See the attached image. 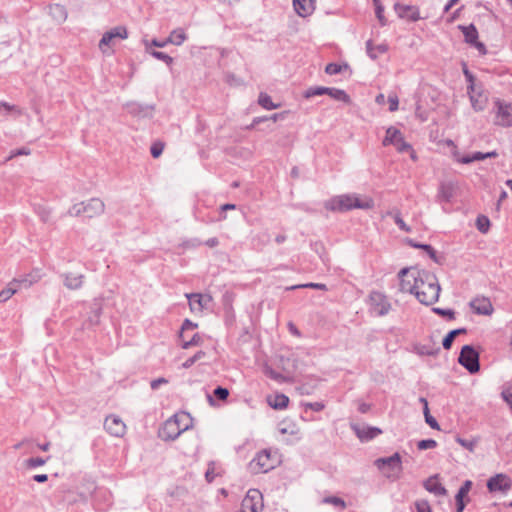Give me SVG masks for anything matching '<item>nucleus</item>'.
<instances>
[{
	"label": "nucleus",
	"instance_id": "nucleus-35",
	"mask_svg": "<svg viewBox=\"0 0 512 512\" xmlns=\"http://www.w3.org/2000/svg\"><path fill=\"white\" fill-rule=\"evenodd\" d=\"M16 283L17 281L10 283L7 288L0 292V303L6 302L17 292Z\"/></svg>",
	"mask_w": 512,
	"mask_h": 512
},
{
	"label": "nucleus",
	"instance_id": "nucleus-45",
	"mask_svg": "<svg viewBox=\"0 0 512 512\" xmlns=\"http://www.w3.org/2000/svg\"><path fill=\"white\" fill-rule=\"evenodd\" d=\"M467 496V494L458 491L455 500H456V512H463L465 509V502L464 498Z\"/></svg>",
	"mask_w": 512,
	"mask_h": 512
},
{
	"label": "nucleus",
	"instance_id": "nucleus-10",
	"mask_svg": "<svg viewBox=\"0 0 512 512\" xmlns=\"http://www.w3.org/2000/svg\"><path fill=\"white\" fill-rule=\"evenodd\" d=\"M127 36V29L123 26H117L103 34L99 42V48L103 53H106L105 47L113 46L116 39H126Z\"/></svg>",
	"mask_w": 512,
	"mask_h": 512
},
{
	"label": "nucleus",
	"instance_id": "nucleus-50",
	"mask_svg": "<svg viewBox=\"0 0 512 512\" xmlns=\"http://www.w3.org/2000/svg\"><path fill=\"white\" fill-rule=\"evenodd\" d=\"M163 149H164V144L161 142H156L151 146V149H150L151 155L154 158H158L162 154Z\"/></svg>",
	"mask_w": 512,
	"mask_h": 512
},
{
	"label": "nucleus",
	"instance_id": "nucleus-63",
	"mask_svg": "<svg viewBox=\"0 0 512 512\" xmlns=\"http://www.w3.org/2000/svg\"><path fill=\"white\" fill-rule=\"evenodd\" d=\"M408 243L414 247V248H418V249H422L424 251H427V250H432V246L431 245H428V244H419V243H415L413 240H409Z\"/></svg>",
	"mask_w": 512,
	"mask_h": 512
},
{
	"label": "nucleus",
	"instance_id": "nucleus-41",
	"mask_svg": "<svg viewBox=\"0 0 512 512\" xmlns=\"http://www.w3.org/2000/svg\"><path fill=\"white\" fill-rule=\"evenodd\" d=\"M300 288H312L317 290H327V286L322 283H306V284H299V285H293L291 287H288L287 290H295Z\"/></svg>",
	"mask_w": 512,
	"mask_h": 512
},
{
	"label": "nucleus",
	"instance_id": "nucleus-37",
	"mask_svg": "<svg viewBox=\"0 0 512 512\" xmlns=\"http://www.w3.org/2000/svg\"><path fill=\"white\" fill-rule=\"evenodd\" d=\"M463 74L465 76L466 81L468 82L467 91H475V89H477V87L481 85L480 83L475 82L474 75L466 67L463 69Z\"/></svg>",
	"mask_w": 512,
	"mask_h": 512
},
{
	"label": "nucleus",
	"instance_id": "nucleus-21",
	"mask_svg": "<svg viewBox=\"0 0 512 512\" xmlns=\"http://www.w3.org/2000/svg\"><path fill=\"white\" fill-rule=\"evenodd\" d=\"M394 9L400 18H406L410 21H417L420 19L419 10L415 6L396 3L394 5Z\"/></svg>",
	"mask_w": 512,
	"mask_h": 512
},
{
	"label": "nucleus",
	"instance_id": "nucleus-39",
	"mask_svg": "<svg viewBox=\"0 0 512 512\" xmlns=\"http://www.w3.org/2000/svg\"><path fill=\"white\" fill-rule=\"evenodd\" d=\"M476 227L480 232L486 233L488 232L490 227V220L488 219V217L480 215L476 219Z\"/></svg>",
	"mask_w": 512,
	"mask_h": 512
},
{
	"label": "nucleus",
	"instance_id": "nucleus-32",
	"mask_svg": "<svg viewBox=\"0 0 512 512\" xmlns=\"http://www.w3.org/2000/svg\"><path fill=\"white\" fill-rule=\"evenodd\" d=\"M20 110L15 105H10L6 102H0V117L5 118L9 115L15 114L18 115Z\"/></svg>",
	"mask_w": 512,
	"mask_h": 512
},
{
	"label": "nucleus",
	"instance_id": "nucleus-40",
	"mask_svg": "<svg viewBox=\"0 0 512 512\" xmlns=\"http://www.w3.org/2000/svg\"><path fill=\"white\" fill-rule=\"evenodd\" d=\"M432 311L435 314H437L441 317H444L450 321L455 319V311L452 309H444V308L434 307V308H432Z\"/></svg>",
	"mask_w": 512,
	"mask_h": 512
},
{
	"label": "nucleus",
	"instance_id": "nucleus-38",
	"mask_svg": "<svg viewBox=\"0 0 512 512\" xmlns=\"http://www.w3.org/2000/svg\"><path fill=\"white\" fill-rule=\"evenodd\" d=\"M326 94V87H322V86H316V87H310L308 88L303 96L306 98V99H309L311 97H314V96H321V95H324Z\"/></svg>",
	"mask_w": 512,
	"mask_h": 512
},
{
	"label": "nucleus",
	"instance_id": "nucleus-62",
	"mask_svg": "<svg viewBox=\"0 0 512 512\" xmlns=\"http://www.w3.org/2000/svg\"><path fill=\"white\" fill-rule=\"evenodd\" d=\"M425 421L426 423L433 429H439V425H438V422L436 421V419L431 416L430 413H427L426 417H425Z\"/></svg>",
	"mask_w": 512,
	"mask_h": 512
},
{
	"label": "nucleus",
	"instance_id": "nucleus-3",
	"mask_svg": "<svg viewBox=\"0 0 512 512\" xmlns=\"http://www.w3.org/2000/svg\"><path fill=\"white\" fill-rule=\"evenodd\" d=\"M191 424V418L186 413L175 414L168 419L160 429V437L163 440H175Z\"/></svg>",
	"mask_w": 512,
	"mask_h": 512
},
{
	"label": "nucleus",
	"instance_id": "nucleus-57",
	"mask_svg": "<svg viewBox=\"0 0 512 512\" xmlns=\"http://www.w3.org/2000/svg\"><path fill=\"white\" fill-rule=\"evenodd\" d=\"M394 146L401 153L411 150V145L404 141L403 138H401L398 143H395Z\"/></svg>",
	"mask_w": 512,
	"mask_h": 512
},
{
	"label": "nucleus",
	"instance_id": "nucleus-55",
	"mask_svg": "<svg viewBox=\"0 0 512 512\" xmlns=\"http://www.w3.org/2000/svg\"><path fill=\"white\" fill-rule=\"evenodd\" d=\"M342 70V67L336 63H329L326 68L325 72L329 75H335L340 73Z\"/></svg>",
	"mask_w": 512,
	"mask_h": 512
},
{
	"label": "nucleus",
	"instance_id": "nucleus-43",
	"mask_svg": "<svg viewBox=\"0 0 512 512\" xmlns=\"http://www.w3.org/2000/svg\"><path fill=\"white\" fill-rule=\"evenodd\" d=\"M323 502L324 503H328V504H332V505H334L336 507H339L340 509H345L346 508L345 501L342 498H339V497H336V496L325 497L323 499Z\"/></svg>",
	"mask_w": 512,
	"mask_h": 512
},
{
	"label": "nucleus",
	"instance_id": "nucleus-19",
	"mask_svg": "<svg viewBox=\"0 0 512 512\" xmlns=\"http://www.w3.org/2000/svg\"><path fill=\"white\" fill-rule=\"evenodd\" d=\"M351 428L362 442L372 440L382 433V431L377 427H361L359 425L352 424Z\"/></svg>",
	"mask_w": 512,
	"mask_h": 512
},
{
	"label": "nucleus",
	"instance_id": "nucleus-30",
	"mask_svg": "<svg viewBox=\"0 0 512 512\" xmlns=\"http://www.w3.org/2000/svg\"><path fill=\"white\" fill-rule=\"evenodd\" d=\"M187 36L183 29H175L173 30L169 37L166 39V42L172 43L174 45L180 46L185 40Z\"/></svg>",
	"mask_w": 512,
	"mask_h": 512
},
{
	"label": "nucleus",
	"instance_id": "nucleus-1",
	"mask_svg": "<svg viewBox=\"0 0 512 512\" xmlns=\"http://www.w3.org/2000/svg\"><path fill=\"white\" fill-rule=\"evenodd\" d=\"M411 278L416 283L414 295L420 303L432 305L438 301L441 288L437 277L433 273L420 270L411 275Z\"/></svg>",
	"mask_w": 512,
	"mask_h": 512
},
{
	"label": "nucleus",
	"instance_id": "nucleus-28",
	"mask_svg": "<svg viewBox=\"0 0 512 512\" xmlns=\"http://www.w3.org/2000/svg\"><path fill=\"white\" fill-rule=\"evenodd\" d=\"M64 283L65 286L69 289H78L82 286L83 275L74 273L66 274Z\"/></svg>",
	"mask_w": 512,
	"mask_h": 512
},
{
	"label": "nucleus",
	"instance_id": "nucleus-20",
	"mask_svg": "<svg viewBox=\"0 0 512 512\" xmlns=\"http://www.w3.org/2000/svg\"><path fill=\"white\" fill-rule=\"evenodd\" d=\"M472 310L479 315H490L493 312V306L486 297H476L470 302Z\"/></svg>",
	"mask_w": 512,
	"mask_h": 512
},
{
	"label": "nucleus",
	"instance_id": "nucleus-9",
	"mask_svg": "<svg viewBox=\"0 0 512 512\" xmlns=\"http://www.w3.org/2000/svg\"><path fill=\"white\" fill-rule=\"evenodd\" d=\"M370 310L377 316H384L388 314L391 305L387 300L386 296L380 292H372L370 294Z\"/></svg>",
	"mask_w": 512,
	"mask_h": 512
},
{
	"label": "nucleus",
	"instance_id": "nucleus-58",
	"mask_svg": "<svg viewBox=\"0 0 512 512\" xmlns=\"http://www.w3.org/2000/svg\"><path fill=\"white\" fill-rule=\"evenodd\" d=\"M306 409H311L313 411L319 412L325 408V405L322 402H313L304 404Z\"/></svg>",
	"mask_w": 512,
	"mask_h": 512
},
{
	"label": "nucleus",
	"instance_id": "nucleus-8",
	"mask_svg": "<svg viewBox=\"0 0 512 512\" xmlns=\"http://www.w3.org/2000/svg\"><path fill=\"white\" fill-rule=\"evenodd\" d=\"M458 362L471 374H475L480 370L479 353L471 345L462 347Z\"/></svg>",
	"mask_w": 512,
	"mask_h": 512
},
{
	"label": "nucleus",
	"instance_id": "nucleus-49",
	"mask_svg": "<svg viewBox=\"0 0 512 512\" xmlns=\"http://www.w3.org/2000/svg\"><path fill=\"white\" fill-rule=\"evenodd\" d=\"M213 394L219 400H226L229 396V391L227 388L218 386L217 388L214 389Z\"/></svg>",
	"mask_w": 512,
	"mask_h": 512
},
{
	"label": "nucleus",
	"instance_id": "nucleus-6",
	"mask_svg": "<svg viewBox=\"0 0 512 512\" xmlns=\"http://www.w3.org/2000/svg\"><path fill=\"white\" fill-rule=\"evenodd\" d=\"M375 466L387 478H398L402 471L401 456L399 453H394L390 457L378 458L375 460Z\"/></svg>",
	"mask_w": 512,
	"mask_h": 512
},
{
	"label": "nucleus",
	"instance_id": "nucleus-4",
	"mask_svg": "<svg viewBox=\"0 0 512 512\" xmlns=\"http://www.w3.org/2000/svg\"><path fill=\"white\" fill-rule=\"evenodd\" d=\"M105 204L99 198H91L87 201H82L73 204L67 211V214L71 217H85L94 218L104 213Z\"/></svg>",
	"mask_w": 512,
	"mask_h": 512
},
{
	"label": "nucleus",
	"instance_id": "nucleus-34",
	"mask_svg": "<svg viewBox=\"0 0 512 512\" xmlns=\"http://www.w3.org/2000/svg\"><path fill=\"white\" fill-rule=\"evenodd\" d=\"M387 215L392 216L394 219L395 224L398 226V228L404 232H410L411 229L407 224L403 221L401 214L398 210L396 211H389Z\"/></svg>",
	"mask_w": 512,
	"mask_h": 512
},
{
	"label": "nucleus",
	"instance_id": "nucleus-52",
	"mask_svg": "<svg viewBox=\"0 0 512 512\" xmlns=\"http://www.w3.org/2000/svg\"><path fill=\"white\" fill-rule=\"evenodd\" d=\"M457 443H459L462 447L469 451H473L475 447V442L467 439H463L461 437L456 438Z\"/></svg>",
	"mask_w": 512,
	"mask_h": 512
},
{
	"label": "nucleus",
	"instance_id": "nucleus-27",
	"mask_svg": "<svg viewBox=\"0 0 512 512\" xmlns=\"http://www.w3.org/2000/svg\"><path fill=\"white\" fill-rule=\"evenodd\" d=\"M49 14L52 16V18L58 22L61 23L66 20L67 18V11L64 6L60 4H54L49 7Z\"/></svg>",
	"mask_w": 512,
	"mask_h": 512
},
{
	"label": "nucleus",
	"instance_id": "nucleus-60",
	"mask_svg": "<svg viewBox=\"0 0 512 512\" xmlns=\"http://www.w3.org/2000/svg\"><path fill=\"white\" fill-rule=\"evenodd\" d=\"M417 512H431V508L426 501L416 503Z\"/></svg>",
	"mask_w": 512,
	"mask_h": 512
},
{
	"label": "nucleus",
	"instance_id": "nucleus-42",
	"mask_svg": "<svg viewBox=\"0 0 512 512\" xmlns=\"http://www.w3.org/2000/svg\"><path fill=\"white\" fill-rule=\"evenodd\" d=\"M205 356H206V353L204 351H198L192 357L188 358L185 362H183L182 367L185 369H188L192 365H194L197 361L204 358Z\"/></svg>",
	"mask_w": 512,
	"mask_h": 512
},
{
	"label": "nucleus",
	"instance_id": "nucleus-44",
	"mask_svg": "<svg viewBox=\"0 0 512 512\" xmlns=\"http://www.w3.org/2000/svg\"><path fill=\"white\" fill-rule=\"evenodd\" d=\"M201 344H202V337L198 333H195L190 340L185 341L183 343L182 348L188 349L192 346H198Z\"/></svg>",
	"mask_w": 512,
	"mask_h": 512
},
{
	"label": "nucleus",
	"instance_id": "nucleus-16",
	"mask_svg": "<svg viewBox=\"0 0 512 512\" xmlns=\"http://www.w3.org/2000/svg\"><path fill=\"white\" fill-rule=\"evenodd\" d=\"M189 300V306L192 312H202L209 307L212 302V297L208 294L202 295L199 293L186 294Z\"/></svg>",
	"mask_w": 512,
	"mask_h": 512
},
{
	"label": "nucleus",
	"instance_id": "nucleus-17",
	"mask_svg": "<svg viewBox=\"0 0 512 512\" xmlns=\"http://www.w3.org/2000/svg\"><path fill=\"white\" fill-rule=\"evenodd\" d=\"M420 270L414 268H403L399 271L398 277L400 279V290L402 292H409L414 294V287H416L415 281L412 280L411 275Z\"/></svg>",
	"mask_w": 512,
	"mask_h": 512
},
{
	"label": "nucleus",
	"instance_id": "nucleus-53",
	"mask_svg": "<svg viewBox=\"0 0 512 512\" xmlns=\"http://www.w3.org/2000/svg\"><path fill=\"white\" fill-rule=\"evenodd\" d=\"M375 6H376V16L378 20L380 21L381 25H385L386 21L383 16L384 8L383 6L378 2V0H374Z\"/></svg>",
	"mask_w": 512,
	"mask_h": 512
},
{
	"label": "nucleus",
	"instance_id": "nucleus-22",
	"mask_svg": "<svg viewBox=\"0 0 512 512\" xmlns=\"http://www.w3.org/2000/svg\"><path fill=\"white\" fill-rule=\"evenodd\" d=\"M296 13L301 17L310 15L315 9V0H293Z\"/></svg>",
	"mask_w": 512,
	"mask_h": 512
},
{
	"label": "nucleus",
	"instance_id": "nucleus-46",
	"mask_svg": "<svg viewBox=\"0 0 512 512\" xmlns=\"http://www.w3.org/2000/svg\"><path fill=\"white\" fill-rule=\"evenodd\" d=\"M150 54L154 58L165 62L167 65H171L172 62H173V58L170 57L169 55L165 54L164 52L153 50V51L150 52Z\"/></svg>",
	"mask_w": 512,
	"mask_h": 512
},
{
	"label": "nucleus",
	"instance_id": "nucleus-56",
	"mask_svg": "<svg viewBox=\"0 0 512 512\" xmlns=\"http://www.w3.org/2000/svg\"><path fill=\"white\" fill-rule=\"evenodd\" d=\"M456 337L451 333V331L444 337L442 341L443 348L449 350L452 347L453 341Z\"/></svg>",
	"mask_w": 512,
	"mask_h": 512
},
{
	"label": "nucleus",
	"instance_id": "nucleus-47",
	"mask_svg": "<svg viewBox=\"0 0 512 512\" xmlns=\"http://www.w3.org/2000/svg\"><path fill=\"white\" fill-rule=\"evenodd\" d=\"M437 446V442L433 439H425L418 442L417 447L419 450H426L435 448Z\"/></svg>",
	"mask_w": 512,
	"mask_h": 512
},
{
	"label": "nucleus",
	"instance_id": "nucleus-59",
	"mask_svg": "<svg viewBox=\"0 0 512 512\" xmlns=\"http://www.w3.org/2000/svg\"><path fill=\"white\" fill-rule=\"evenodd\" d=\"M101 314V307L97 306L93 310V316L90 317L89 321L92 325H96L99 323V317Z\"/></svg>",
	"mask_w": 512,
	"mask_h": 512
},
{
	"label": "nucleus",
	"instance_id": "nucleus-54",
	"mask_svg": "<svg viewBox=\"0 0 512 512\" xmlns=\"http://www.w3.org/2000/svg\"><path fill=\"white\" fill-rule=\"evenodd\" d=\"M389 110L394 112L398 109L399 100L396 94H390L388 96Z\"/></svg>",
	"mask_w": 512,
	"mask_h": 512
},
{
	"label": "nucleus",
	"instance_id": "nucleus-61",
	"mask_svg": "<svg viewBox=\"0 0 512 512\" xmlns=\"http://www.w3.org/2000/svg\"><path fill=\"white\" fill-rule=\"evenodd\" d=\"M168 383V380L166 378H157L151 381L150 386L153 390H156L160 387L162 384Z\"/></svg>",
	"mask_w": 512,
	"mask_h": 512
},
{
	"label": "nucleus",
	"instance_id": "nucleus-11",
	"mask_svg": "<svg viewBox=\"0 0 512 512\" xmlns=\"http://www.w3.org/2000/svg\"><path fill=\"white\" fill-rule=\"evenodd\" d=\"M512 481L506 474H496L487 481V488L489 492L506 493L511 489Z\"/></svg>",
	"mask_w": 512,
	"mask_h": 512
},
{
	"label": "nucleus",
	"instance_id": "nucleus-31",
	"mask_svg": "<svg viewBox=\"0 0 512 512\" xmlns=\"http://www.w3.org/2000/svg\"><path fill=\"white\" fill-rule=\"evenodd\" d=\"M289 398L284 394H277L273 399L269 400V405L276 409L282 410L288 406Z\"/></svg>",
	"mask_w": 512,
	"mask_h": 512
},
{
	"label": "nucleus",
	"instance_id": "nucleus-36",
	"mask_svg": "<svg viewBox=\"0 0 512 512\" xmlns=\"http://www.w3.org/2000/svg\"><path fill=\"white\" fill-rule=\"evenodd\" d=\"M258 103L264 109H267V110H272V109H276V108L279 107V105L274 104L272 102L271 97L268 94H266V93H260L259 98H258Z\"/></svg>",
	"mask_w": 512,
	"mask_h": 512
},
{
	"label": "nucleus",
	"instance_id": "nucleus-12",
	"mask_svg": "<svg viewBox=\"0 0 512 512\" xmlns=\"http://www.w3.org/2000/svg\"><path fill=\"white\" fill-rule=\"evenodd\" d=\"M472 108L476 112L483 111L488 103V92L482 85L478 86L475 91H467Z\"/></svg>",
	"mask_w": 512,
	"mask_h": 512
},
{
	"label": "nucleus",
	"instance_id": "nucleus-25",
	"mask_svg": "<svg viewBox=\"0 0 512 512\" xmlns=\"http://www.w3.org/2000/svg\"><path fill=\"white\" fill-rule=\"evenodd\" d=\"M498 153L496 151H490L487 153L475 152L471 156H464L459 161L463 164H469L474 161H481L487 158H496Z\"/></svg>",
	"mask_w": 512,
	"mask_h": 512
},
{
	"label": "nucleus",
	"instance_id": "nucleus-64",
	"mask_svg": "<svg viewBox=\"0 0 512 512\" xmlns=\"http://www.w3.org/2000/svg\"><path fill=\"white\" fill-rule=\"evenodd\" d=\"M197 327V324L193 323L189 319H186L182 324V332H185L186 330H192Z\"/></svg>",
	"mask_w": 512,
	"mask_h": 512
},
{
	"label": "nucleus",
	"instance_id": "nucleus-2",
	"mask_svg": "<svg viewBox=\"0 0 512 512\" xmlns=\"http://www.w3.org/2000/svg\"><path fill=\"white\" fill-rule=\"evenodd\" d=\"M374 201L370 197H359L356 194H343L333 197L326 202L325 207L331 211L346 212L352 209L369 210L373 208Z\"/></svg>",
	"mask_w": 512,
	"mask_h": 512
},
{
	"label": "nucleus",
	"instance_id": "nucleus-24",
	"mask_svg": "<svg viewBox=\"0 0 512 512\" xmlns=\"http://www.w3.org/2000/svg\"><path fill=\"white\" fill-rule=\"evenodd\" d=\"M387 50L388 46L385 43L374 46L371 40L366 42V51L372 60H376L379 54H384Z\"/></svg>",
	"mask_w": 512,
	"mask_h": 512
},
{
	"label": "nucleus",
	"instance_id": "nucleus-5",
	"mask_svg": "<svg viewBox=\"0 0 512 512\" xmlns=\"http://www.w3.org/2000/svg\"><path fill=\"white\" fill-rule=\"evenodd\" d=\"M280 462L279 455L276 451L265 449L257 453V455L249 463L251 472L266 473L273 469Z\"/></svg>",
	"mask_w": 512,
	"mask_h": 512
},
{
	"label": "nucleus",
	"instance_id": "nucleus-13",
	"mask_svg": "<svg viewBox=\"0 0 512 512\" xmlns=\"http://www.w3.org/2000/svg\"><path fill=\"white\" fill-rule=\"evenodd\" d=\"M261 493L258 490H249L245 498L242 500L241 507L244 512H259L262 508Z\"/></svg>",
	"mask_w": 512,
	"mask_h": 512
},
{
	"label": "nucleus",
	"instance_id": "nucleus-26",
	"mask_svg": "<svg viewBox=\"0 0 512 512\" xmlns=\"http://www.w3.org/2000/svg\"><path fill=\"white\" fill-rule=\"evenodd\" d=\"M401 138H403V136L400 130L391 126L386 130V136L383 139V145H394L395 143H398Z\"/></svg>",
	"mask_w": 512,
	"mask_h": 512
},
{
	"label": "nucleus",
	"instance_id": "nucleus-51",
	"mask_svg": "<svg viewBox=\"0 0 512 512\" xmlns=\"http://www.w3.org/2000/svg\"><path fill=\"white\" fill-rule=\"evenodd\" d=\"M36 213L44 223L50 220V210L46 209L45 207L39 206L36 210Z\"/></svg>",
	"mask_w": 512,
	"mask_h": 512
},
{
	"label": "nucleus",
	"instance_id": "nucleus-33",
	"mask_svg": "<svg viewBox=\"0 0 512 512\" xmlns=\"http://www.w3.org/2000/svg\"><path fill=\"white\" fill-rule=\"evenodd\" d=\"M220 475L219 467L214 461L208 463L207 470L205 472V479L208 483L213 482L216 476Z\"/></svg>",
	"mask_w": 512,
	"mask_h": 512
},
{
	"label": "nucleus",
	"instance_id": "nucleus-48",
	"mask_svg": "<svg viewBox=\"0 0 512 512\" xmlns=\"http://www.w3.org/2000/svg\"><path fill=\"white\" fill-rule=\"evenodd\" d=\"M20 155H25V156L30 155V149L24 147V148H21V149L13 150V151H11L10 155L5 159L4 162L6 163L9 160L15 158L16 156H20Z\"/></svg>",
	"mask_w": 512,
	"mask_h": 512
},
{
	"label": "nucleus",
	"instance_id": "nucleus-23",
	"mask_svg": "<svg viewBox=\"0 0 512 512\" xmlns=\"http://www.w3.org/2000/svg\"><path fill=\"white\" fill-rule=\"evenodd\" d=\"M424 487L427 491L435 494L436 496H445L447 494L445 487L438 481L437 475L428 478L424 482Z\"/></svg>",
	"mask_w": 512,
	"mask_h": 512
},
{
	"label": "nucleus",
	"instance_id": "nucleus-29",
	"mask_svg": "<svg viewBox=\"0 0 512 512\" xmlns=\"http://www.w3.org/2000/svg\"><path fill=\"white\" fill-rule=\"evenodd\" d=\"M326 95H329L331 98L348 103L350 101L349 95L341 89L326 87Z\"/></svg>",
	"mask_w": 512,
	"mask_h": 512
},
{
	"label": "nucleus",
	"instance_id": "nucleus-7",
	"mask_svg": "<svg viewBox=\"0 0 512 512\" xmlns=\"http://www.w3.org/2000/svg\"><path fill=\"white\" fill-rule=\"evenodd\" d=\"M493 112L495 113L494 124L502 127L512 126V104L501 100L494 99Z\"/></svg>",
	"mask_w": 512,
	"mask_h": 512
},
{
	"label": "nucleus",
	"instance_id": "nucleus-18",
	"mask_svg": "<svg viewBox=\"0 0 512 512\" xmlns=\"http://www.w3.org/2000/svg\"><path fill=\"white\" fill-rule=\"evenodd\" d=\"M457 190V183L453 181H442L439 185L437 199L439 202H451Z\"/></svg>",
	"mask_w": 512,
	"mask_h": 512
},
{
	"label": "nucleus",
	"instance_id": "nucleus-15",
	"mask_svg": "<svg viewBox=\"0 0 512 512\" xmlns=\"http://www.w3.org/2000/svg\"><path fill=\"white\" fill-rule=\"evenodd\" d=\"M459 29L462 31L465 41L478 49V51L482 54L486 53V47L482 42L478 41V31L473 24L469 26H459Z\"/></svg>",
	"mask_w": 512,
	"mask_h": 512
},
{
	"label": "nucleus",
	"instance_id": "nucleus-14",
	"mask_svg": "<svg viewBox=\"0 0 512 512\" xmlns=\"http://www.w3.org/2000/svg\"><path fill=\"white\" fill-rule=\"evenodd\" d=\"M106 431L115 437H122L126 431V425L122 419L115 415L107 416L104 421Z\"/></svg>",
	"mask_w": 512,
	"mask_h": 512
}]
</instances>
